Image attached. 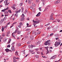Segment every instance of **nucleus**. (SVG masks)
Here are the masks:
<instances>
[{"mask_svg": "<svg viewBox=\"0 0 62 62\" xmlns=\"http://www.w3.org/2000/svg\"><path fill=\"white\" fill-rule=\"evenodd\" d=\"M25 16L24 15V14H23L22 16H21V17H24Z\"/></svg>", "mask_w": 62, "mask_h": 62, "instance_id": "obj_25", "label": "nucleus"}, {"mask_svg": "<svg viewBox=\"0 0 62 62\" xmlns=\"http://www.w3.org/2000/svg\"><path fill=\"white\" fill-rule=\"evenodd\" d=\"M28 46L29 47V48H33V46H32L29 45Z\"/></svg>", "mask_w": 62, "mask_h": 62, "instance_id": "obj_19", "label": "nucleus"}, {"mask_svg": "<svg viewBox=\"0 0 62 62\" xmlns=\"http://www.w3.org/2000/svg\"><path fill=\"white\" fill-rule=\"evenodd\" d=\"M12 15L11 16V17L10 18V19L11 20L12 19Z\"/></svg>", "mask_w": 62, "mask_h": 62, "instance_id": "obj_54", "label": "nucleus"}, {"mask_svg": "<svg viewBox=\"0 0 62 62\" xmlns=\"http://www.w3.org/2000/svg\"><path fill=\"white\" fill-rule=\"evenodd\" d=\"M2 12H5L6 10H5L4 9H3L1 10Z\"/></svg>", "mask_w": 62, "mask_h": 62, "instance_id": "obj_42", "label": "nucleus"}, {"mask_svg": "<svg viewBox=\"0 0 62 62\" xmlns=\"http://www.w3.org/2000/svg\"><path fill=\"white\" fill-rule=\"evenodd\" d=\"M4 39V37L2 38L1 36H0V39Z\"/></svg>", "mask_w": 62, "mask_h": 62, "instance_id": "obj_33", "label": "nucleus"}, {"mask_svg": "<svg viewBox=\"0 0 62 62\" xmlns=\"http://www.w3.org/2000/svg\"><path fill=\"white\" fill-rule=\"evenodd\" d=\"M8 12H9V13H11L12 12H11V10H8Z\"/></svg>", "mask_w": 62, "mask_h": 62, "instance_id": "obj_41", "label": "nucleus"}, {"mask_svg": "<svg viewBox=\"0 0 62 62\" xmlns=\"http://www.w3.org/2000/svg\"><path fill=\"white\" fill-rule=\"evenodd\" d=\"M7 27H8V25L7 24L5 26V28L6 29L7 28Z\"/></svg>", "mask_w": 62, "mask_h": 62, "instance_id": "obj_49", "label": "nucleus"}, {"mask_svg": "<svg viewBox=\"0 0 62 62\" xmlns=\"http://www.w3.org/2000/svg\"><path fill=\"white\" fill-rule=\"evenodd\" d=\"M58 42L56 41L55 42V44H54L55 47H56L57 46H58L59 45H60V44L61 42V40L59 39L58 40Z\"/></svg>", "mask_w": 62, "mask_h": 62, "instance_id": "obj_1", "label": "nucleus"}, {"mask_svg": "<svg viewBox=\"0 0 62 62\" xmlns=\"http://www.w3.org/2000/svg\"><path fill=\"white\" fill-rule=\"evenodd\" d=\"M21 9H20L19 10H18V11H17L16 12H20L21 11Z\"/></svg>", "mask_w": 62, "mask_h": 62, "instance_id": "obj_50", "label": "nucleus"}, {"mask_svg": "<svg viewBox=\"0 0 62 62\" xmlns=\"http://www.w3.org/2000/svg\"><path fill=\"white\" fill-rule=\"evenodd\" d=\"M21 33V31H18L17 32V34H19Z\"/></svg>", "mask_w": 62, "mask_h": 62, "instance_id": "obj_45", "label": "nucleus"}, {"mask_svg": "<svg viewBox=\"0 0 62 62\" xmlns=\"http://www.w3.org/2000/svg\"><path fill=\"white\" fill-rule=\"evenodd\" d=\"M19 24L20 25H23V24L22 23V22L20 23H19Z\"/></svg>", "mask_w": 62, "mask_h": 62, "instance_id": "obj_44", "label": "nucleus"}, {"mask_svg": "<svg viewBox=\"0 0 62 62\" xmlns=\"http://www.w3.org/2000/svg\"><path fill=\"white\" fill-rule=\"evenodd\" d=\"M10 45H8L7 47H9V48L10 47Z\"/></svg>", "mask_w": 62, "mask_h": 62, "instance_id": "obj_57", "label": "nucleus"}, {"mask_svg": "<svg viewBox=\"0 0 62 62\" xmlns=\"http://www.w3.org/2000/svg\"><path fill=\"white\" fill-rule=\"evenodd\" d=\"M36 44L37 45H38V44H40V42H39V41H38L37 43H36Z\"/></svg>", "mask_w": 62, "mask_h": 62, "instance_id": "obj_32", "label": "nucleus"}, {"mask_svg": "<svg viewBox=\"0 0 62 62\" xmlns=\"http://www.w3.org/2000/svg\"><path fill=\"white\" fill-rule=\"evenodd\" d=\"M51 27H48L47 28V30H49V29H51Z\"/></svg>", "mask_w": 62, "mask_h": 62, "instance_id": "obj_34", "label": "nucleus"}, {"mask_svg": "<svg viewBox=\"0 0 62 62\" xmlns=\"http://www.w3.org/2000/svg\"><path fill=\"white\" fill-rule=\"evenodd\" d=\"M3 23V22L1 21H0V24H1Z\"/></svg>", "mask_w": 62, "mask_h": 62, "instance_id": "obj_55", "label": "nucleus"}, {"mask_svg": "<svg viewBox=\"0 0 62 62\" xmlns=\"http://www.w3.org/2000/svg\"><path fill=\"white\" fill-rule=\"evenodd\" d=\"M6 19H7V17H4V20H6Z\"/></svg>", "mask_w": 62, "mask_h": 62, "instance_id": "obj_62", "label": "nucleus"}, {"mask_svg": "<svg viewBox=\"0 0 62 62\" xmlns=\"http://www.w3.org/2000/svg\"><path fill=\"white\" fill-rule=\"evenodd\" d=\"M16 59V57H13V59Z\"/></svg>", "mask_w": 62, "mask_h": 62, "instance_id": "obj_64", "label": "nucleus"}, {"mask_svg": "<svg viewBox=\"0 0 62 62\" xmlns=\"http://www.w3.org/2000/svg\"><path fill=\"white\" fill-rule=\"evenodd\" d=\"M1 30L2 32H4V27H2Z\"/></svg>", "mask_w": 62, "mask_h": 62, "instance_id": "obj_27", "label": "nucleus"}, {"mask_svg": "<svg viewBox=\"0 0 62 62\" xmlns=\"http://www.w3.org/2000/svg\"><path fill=\"white\" fill-rule=\"evenodd\" d=\"M50 20H54V19L53 18V16H50Z\"/></svg>", "mask_w": 62, "mask_h": 62, "instance_id": "obj_10", "label": "nucleus"}, {"mask_svg": "<svg viewBox=\"0 0 62 62\" xmlns=\"http://www.w3.org/2000/svg\"><path fill=\"white\" fill-rule=\"evenodd\" d=\"M15 7H16V4H14L12 6H11L12 8L14 10L16 9V8H15Z\"/></svg>", "mask_w": 62, "mask_h": 62, "instance_id": "obj_5", "label": "nucleus"}, {"mask_svg": "<svg viewBox=\"0 0 62 62\" xmlns=\"http://www.w3.org/2000/svg\"><path fill=\"white\" fill-rule=\"evenodd\" d=\"M18 27H19V28H21V26L20 25H19L18 26Z\"/></svg>", "mask_w": 62, "mask_h": 62, "instance_id": "obj_63", "label": "nucleus"}, {"mask_svg": "<svg viewBox=\"0 0 62 62\" xmlns=\"http://www.w3.org/2000/svg\"><path fill=\"white\" fill-rule=\"evenodd\" d=\"M35 56L37 58H39V55H36Z\"/></svg>", "mask_w": 62, "mask_h": 62, "instance_id": "obj_24", "label": "nucleus"}, {"mask_svg": "<svg viewBox=\"0 0 62 62\" xmlns=\"http://www.w3.org/2000/svg\"><path fill=\"white\" fill-rule=\"evenodd\" d=\"M37 33H38V34H39L40 33V31H39Z\"/></svg>", "mask_w": 62, "mask_h": 62, "instance_id": "obj_52", "label": "nucleus"}, {"mask_svg": "<svg viewBox=\"0 0 62 62\" xmlns=\"http://www.w3.org/2000/svg\"><path fill=\"white\" fill-rule=\"evenodd\" d=\"M4 21H5V20H4V19H2L0 21H1L2 22H4Z\"/></svg>", "mask_w": 62, "mask_h": 62, "instance_id": "obj_36", "label": "nucleus"}, {"mask_svg": "<svg viewBox=\"0 0 62 62\" xmlns=\"http://www.w3.org/2000/svg\"><path fill=\"white\" fill-rule=\"evenodd\" d=\"M17 32V30H16V31H15V32L13 33V34H12V36L14 38H15L16 37V35H14L13 34H15V33H16Z\"/></svg>", "mask_w": 62, "mask_h": 62, "instance_id": "obj_3", "label": "nucleus"}, {"mask_svg": "<svg viewBox=\"0 0 62 62\" xmlns=\"http://www.w3.org/2000/svg\"><path fill=\"white\" fill-rule=\"evenodd\" d=\"M25 50H24V51H23V54H25Z\"/></svg>", "mask_w": 62, "mask_h": 62, "instance_id": "obj_47", "label": "nucleus"}, {"mask_svg": "<svg viewBox=\"0 0 62 62\" xmlns=\"http://www.w3.org/2000/svg\"><path fill=\"white\" fill-rule=\"evenodd\" d=\"M13 61L14 62H17V61L16 60V59H14Z\"/></svg>", "mask_w": 62, "mask_h": 62, "instance_id": "obj_30", "label": "nucleus"}, {"mask_svg": "<svg viewBox=\"0 0 62 62\" xmlns=\"http://www.w3.org/2000/svg\"><path fill=\"white\" fill-rule=\"evenodd\" d=\"M57 4L58 3L57 1H56L54 2V4Z\"/></svg>", "mask_w": 62, "mask_h": 62, "instance_id": "obj_46", "label": "nucleus"}, {"mask_svg": "<svg viewBox=\"0 0 62 62\" xmlns=\"http://www.w3.org/2000/svg\"><path fill=\"white\" fill-rule=\"evenodd\" d=\"M48 42L46 41L44 43L45 45H48Z\"/></svg>", "mask_w": 62, "mask_h": 62, "instance_id": "obj_15", "label": "nucleus"}, {"mask_svg": "<svg viewBox=\"0 0 62 62\" xmlns=\"http://www.w3.org/2000/svg\"><path fill=\"white\" fill-rule=\"evenodd\" d=\"M53 35H54V33H52L50 34V36H53Z\"/></svg>", "mask_w": 62, "mask_h": 62, "instance_id": "obj_40", "label": "nucleus"}, {"mask_svg": "<svg viewBox=\"0 0 62 62\" xmlns=\"http://www.w3.org/2000/svg\"><path fill=\"white\" fill-rule=\"evenodd\" d=\"M38 50H39V49L37 48V49H36L35 51H36V52H37V51H38Z\"/></svg>", "mask_w": 62, "mask_h": 62, "instance_id": "obj_53", "label": "nucleus"}, {"mask_svg": "<svg viewBox=\"0 0 62 62\" xmlns=\"http://www.w3.org/2000/svg\"><path fill=\"white\" fill-rule=\"evenodd\" d=\"M30 9L32 10V11L34 12L35 11V8L33 7V6H31L30 7Z\"/></svg>", "mask_w": 62, "mask_h": 62, "instance_id": "obj_4", "label": "nucleus"}, {"mask_svg": "<svg viewBox=\"0 0 62 62\" xmlns=\"http://www.w3.org/2000/svg\"><path fill=\"white\" fill-rule=\"evenodd\" d=\"M25 18L24 17H23L21 19V21H24V20Z\"/></svg>", "mask_w": 62, "mask_h": 62, "instance_id": "obj_14", "label": "nucleus"}, {"mask_svg": "<svg viewBox=\"0 0 62 62\" xmlns=\"http://www.w3.org/2000/svg\"><path fill=\"white\" fill-rule=\"evenodd\" d=\"M4 3H5V6H6V5H7V3H8V2H7L6 1H4Z\"/></svg>", "mask_w": 62, "mask_h": 62, "instance_id": "obj_26", "label": "nucleus"}, {"mask_svg": "<svg viewBox=\"0 0 62 62\" xmlns=\"http://www.w3.org/2000/svg\"><path fill=\"white\" fill-rule=\"evenodd\" d=\"M7 39H4L3 40V41H4V42H5L6 41H7Z\"/></svg>", "mask_w": 62, "mask_h": 62, "instance_id": "obj_38", "label": "nucleus"}, {"mask_svg": "<svg viewBox=\"0 0 62 62\" xmlns=\"http://www.w3.org/2000/svg\"><path fill=\"white\" fill-rule=\"evenodd\" d=\"M47 53L46 54H49V51H48V50H47Z\"/></svg>", "mask_w": 62, "mask_h": 62, "instance_id": "obj_60", "label": "nucleus"}, {"mask_svg": "<svg viewBox=\"0 0 62 62\" xmlns=\"http://www.w3.org/2000/svg\"><path fill=\"white\" fill-rule=\"evenodd\" d=\"M41 13L40 12H39L37 14L36 16L37 17H39Z\"/></svg>", "mask_w": 62, "mask_h": 62, "instance_id": "obj_9", "label": "nucleus"}, {"mask_svg": "<svg viewBox=\"0 0 62 62\" xmlns=\"http://www.w3.org/2000/svg\"><path fill=\"white\" fill-rule=\"evenodd\" d=\"M50 7V6H47L46 7V8L45 10L44 11H44H46V10H47V9H48V8H47V7Z\"/></svg>", "mask_w": 62, "mask_h": 62, "instance_id": "obj_12", "label": "nucleus"}, {"mask_svg": "<svg viewBox=\"0 0 62 62\" xmlns=\"http://www.w3.org/2000/svg\"><path fill=\"white\" fill-rule=\"evenodd\" d=\"M11 39H9V41L8 42V43H10V41H11Z\"/></svg>", "mask_w": 62, "mask_h": 62, "instance_id": "obj_20", "label": "nucleus"}, {"mask_svg": "<svg viewBox=\"0 0 62 62\" xmlns=\"http://www.w3.org/2000/svg\"><path fill=\"white\" fill-rule=\"evenodd\" d=\"M56 55H54L51 57L50 59H54L55 58H56Z\"/></svg>", "mask_w": 62, "mask_h": 62, "instance_id": "obj_7", "label": "nucleus"}, {"mask_svg": "<svg viewBox=\"0 0 62 62\" xmlns=\"http://www.w3.org/2000/svg\"><path fill=\"white\" fill-rule=\"evenodd\" d=\"M35 34L36 35H37L38 34V33L37 32H36L35 33Z\"/></svg>", "mask_w": 62, "mask_h": 62, "instance_id": "obj_48", "label": "nucleus"}, {"mask_svg": "<svg viewBox=\"0 0 62 62\" xmlns=\"http://www.w3.org/2000/svg\"><path fill=\"white\" fill-rule=\"evenodd\" d=\"M17 23V22H16L15 23H14L12 24V25H14V24H15V23Z\"/></svg>", "mask_w": 62, "mask_h": 62, "instance_id": "obj_61", "label": "nucleus"}, {"mask_svg": "<svg viewBox=\"0 0 62 62\" xmlns=\"http://www.w3.org/2000/svg\"><path fill=\"white\" fill-rule=\"evenodd\" d=\"M5 50L6 51V52H7V53H8V52H9V49L8 48H7Z\"/></svg>", "mask_w": 62, "mask_h": 62, "instance_id": "obj_13", "label": "nucleus"}, {"mask_svg": "<svg viewBox=\"0 0 62 62\" xmlns=\"http://www.w3.org/2000/svg\"><path fill=\"white\" fill-rule=\"evenodd\" d=\"M15 54L16 55H18V52H17V51L15 52Z\"/></svg>", "mask_w": 62, "mask_h": 62, "instance_id": "obj_17", "label": "nucleus"}, {"mask_svg": "<svg viewBox=\"0 0 62 62\" xmlns=\"http://www.w3.org/2000/svg\"><path fill=\"white\" fill-rule=\"evenodd\" d=\"M54 13H52L51 14V15L50 16L51 17H53V16L54 15Z\"/></svg>", "mask_w": 62, "mask_h": 62, "instance_id": "obj_31", "label": "nucleus"}, {"mask_svg": "<svg viewBox=\"0 0 62 62\" xmlns=\"http://www.w3.org/2000/svg\"><path fill=\"white\" fill-rule=\"evenodd\" d=\"M36 23L35 24V23H34L33 24V25L34 26V27H37V26H36Z\"/></svg>", "mask_w": 62, "mask_h": 62, "instance_id": "obj_29", "label": "nucleus"}, {"mask_svg": "<svg viewBox=\"0 0 62 62\" xmlns=\"http://www.w3.org/2000/svg\"><path fill=\"white\" fill-rule=\"evenodd\" d=\"M15 13L16 14H15V15L16 16V17H18V12H15Z\"/></svg>", "mask_w": 62, "mask_h": 62, "instance_id": "obj_8", "label": "nucleus"}, {"mask_svg": "<svg viewBox=\"0 0 62 62\" xmlns=\"http://www.w3.org/2000/svg\"><path fill=\"white\" fill-rule=\"evenodd\" d=\"M10 34V31H9L8 32H7V34Z\"/></svg>", "mask_w": 62, "mask_h": 62, "instance_id": "obj_58", "label": "nucleus"}, {"mask_svg": "<svg viewBox=\"0 0 62 62\" xmlns=\"http://www.w3.org/2000/svg\"><path fill=\"white\" fill-rule=\"evenodd\" d=\"M56 1L58 4V3H60V0H58Z\"/></svg>", "mask_w": 62, "mask_h": 62, "instance_id": "obj_28", "label": "nucleus"}, {"mask_svg": "<svg viewBox=\"0 0 62 62\" xmlns=\"http://www.w3.org/2000/svg\"><path fill=\"white\" fill-rule=\"evenodd\" d=\"M21 10H22L23 11V7H22L21 8Z\"/></svg>", "mask_w": 62, "mask_h": 62, "instance_id": "obj_51", "label": "nucleus"}, {"mask_svg": "<svg viewBox=\"0 0 62 62\" xmlns=\"http://www.w3.org/2000/svg\"><path fill=\"white\" fill-rule=\"evenodd\" d=\"M29 30H30V28H27L26 30V31H29Z\"/></svg>", "mask_w": 62, "mask_h": 62, "instance_id": "obj_22", "label": "nucleus"}, {"mask_svg": "<svg viewBox=\"0 0 62 62\" xmlns=\"http://www.w3.org/2000/svg\"><path fill=\"white\" fill-rule=\"evenodd\" d=\"M48 46L50 45H51V43L49 42H48Z\"/></svg>", "mask_w": 62, "mask_h": 62, "instance_id": "obj_43", "label": "nucleus"}, {"mask_svg": "<svg viewBox=\"0 0 62 62\" xmlns=\"http://www.w3.org/2000/svg\"><path fill=\"white\" fill-rule=\"evenodd\" d=\"M36 20L37 21H36L33 20L32 22L34 23H35L36 24V23L38 24V23H39V22H40V21L38 20L37 19H36Z\"/></svg>", "mask_w": 62, "mask_h": 62, "instance_id": "obj_2", "label": "nucleus"}, {"mask_svg": "<svg viewBox=\"0 0 62 62\" xmlns=\"http://www.w3.org/2000/svg\"><path fill=\"white\" fill-rule=\"evenodd\" d=\"M21 45V44H20V43H19L18 44V47H20V46Z\"/></svg>", "mask_w": 62, "mask_h": 62, "instance_id": "obj_39", "label": "nucleus"}, {"mask_svg": "<svg viewBox=\"0 0 62 62\" xmlns=\"http://www.w3.org/2000/svg\"><path fill=\"white\" fill-rule=\"evenodd\" d=\"M5 35V33H3L2 34V36L3 37H4Z\"/></svg>", "mask_w": 62, "mask_h": 62, "instance_id": "obj_21", "label": "nucleus"}, {"mask_svg": "<svg viewBox=\"0 0 62 62\" xmlns=\"http://www.w3.org/2000/svg\"><path fill=\"white\" fill-rule=\"evenodd\" d=\"M31 40H32L33 39H34V37H33V36H31Z\"/></svg>", "mask_w": 62, "mask_h": 62, "instance_id": "obj_16", "label": "nucleus"}, {"mask_svg": "<svg viewBox=\"0 0 62 62\" xmlns=\"http://www.w3.org/2000/svg\"><path fill=\"white\" fill-rule=\"evenodd\" d=\"M28 4H31V1L30 0H28Z\"/></svg>", "mask_w": 62, "mask_h": 62, "instance_id": "obj_11", "label": "nucleus"}, {"mask_svg": "<svg viewBox=\"0 0 62 62\" xmlns=\"http://www.w3.org/2000/svg\"><path fill=\"white\" fill-rule=\"evenodd\" d=\"M32 5L34 7H35L36 6V5L34 4V3H33L32 4Z\"/></svg>", "mask_w": 62, "mask_h": 62, "instance_id": "obj_37", "label": "nucleus"}, {"mask_svg": "<svg viewBox=\"0 0 62 62\" xmlns=\"http://www.w3.org/2000/svg\"><path fill=\"white\" fill-rule=\"evenodd\" d=\"M23 3H21L19 4V5L20 6V7H22V5H23Z\"/></svg>", "mask_w": 62, "mask_h": 62, "instance_id": "obj_35", "label": "nucleus"}, {"mask_svg": "<svg viewBox=\"0 0 62 62\" xmlns=\"http://www.w3.org/2000/svg\"><path fill=\"white\" fill-rule=\"evenodd\" d=\"M55 37H58L59 36V35L57 34H56L55 35Z\"/></svg>", "mask_w": 62, "mask_h": 62, "instance_id": "obj_18", "label": "nucleus"}, {"mask_svg": "<svg viewBox=\"0 0 62 62\" xmlns=\"http://www.w3.org/2000/svg\"><path fill=\"white\" fill-rule=\"evenodd\" d=\"M11 49L12 51H15V49L14 48V46L13 45L12 46Z\"/></svg>", "mask_w": 62, "mask_h": 62, "instance_id": "obj_6", "label": "nucleus"}, {"mask_svg": "<svg viewBox=\"0 0 62 62\" xmlns=\"http://www.w3.org/2000/svg\"><path fill=\"white\" fill-rule=\"evenodd\" d=\"M50 23H48L46 25H45V26H47V25H49Z\"/></svg>", "mask_w": 62, "mask_h": 62, "instance_id": "obj_59", "label": "nucleus"}, {"mask_svg": "<svg viewBox=\"0 0 62 62\" xmlns=\"http://www.w3.org/2000/svg\"><path fill=\"white\" fill-rule=\"evenodd\" d=\"M41 7H40L39 8V10L40 11H41Z\"/></svg>", "mask_w": 62, "mask_h": 62, "instance_id": "obj_56", "label": "nucleus"}, {"mask_svg": "<svg viewBox=\"0 0 62 62\" xmlns=\"http://www.w3.org/2000/svg\"><path fill=\"white\" fill-rule=\"evenodd\" d=\"M45 48H46V50L47 51H48V49L49 47H45Z\"/></svg>", "mask_w": 62, "mask_h": 62, "instance_id": "obj_23", "label": "nucleus"}]
</instances>
